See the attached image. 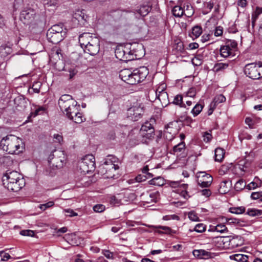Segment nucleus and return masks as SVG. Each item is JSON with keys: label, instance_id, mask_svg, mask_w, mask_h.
I'll return each mask as SVG.
<instances>
[{"label": "nucleus", "instance_id": "obj_1", "mask_svg": "<svg viewBox=\"0 0 262 262\" xmlns=\"http://www.w3.org/2000/svg\"><path fill=\"white\" fill-rule=\"evenodd\" d=\"M58 105L64 114L76 123H81L85 120L81 113L80 106L71 95H63L58 100Z\"/></svg>", "mask_w": 262, "mask_h": 262}, {"label": "nucleus", "instance_id": "obj_2", "mask_svg": "<svg viewBox=\"0 0 262 262\" xmlns=\"http://www.w3.org/2000/svg\"><path fill=\"white\" fill-rule=\"evenodd\" d=\"M148 74L145 67H141L133 71L124 69L120 71L119 77L122 81L129 84H136L143 81Z\"/></svg>", "mask_w": 262, "mask_h": 262}, {"label": "nucleus", "instance_id": "obj_3", "mask_svg": "<svg viewBox=\"0 0 262 262\" xmlns=\"http://www.w3.org/2000/svg\"><path fill=\"white\" fill-rule=\"evenodd\" d=\"M0 148L9 154H18L23 152L25 144L23 140L13 135L3 137L0 141Z\"/></svg>", "mask_w": 262, "mask_h": 262}, {"label": "nucleus", "instance_id": "obj_4", "mask_svg": "<svg viewBox=\"0 0 262 262\" xmlns=\"http://www.w3.org/2000/svg\"><path fill=\"white\" fill-rule=\"evenodd\" d=\"M4 187L8 190L17 192L25 185L23 176L16 171H7L3 177Z\"/></svg>", "mask_w": 262, "mask_h": 262}, {"label": "nucleus", "instance_id": "obj_5", "mask_svg": "<svg viewBox=\"0 0 262 262\" xmlns=\"http://www.w3.org/2000/svg\"><path fill=\"white\" fill-rule=\"evenodd\" d=\"M19 19L24 24L29 25L31 29L40 27L42 24L40 16L31 8L23 10L20 12Z\"/></svg>", "mask_w": 262, "mask_h": 262}, {"label": "nucleus", "instance_id": "obj_6", "mask_svg": "<svg viewBox=\"0 0 262 262\" xmlns=\"http://www.w3.org/2000/svg\"><path fill=\"white\" fill-rule=\"evenodd\" d=\"M116 157L109 156L106 160L99 167V172L102 174H105L107 178H114L115 174L114 172L119 168L115 163L117 161Z\"/></svg>", "mask_w": 262, "mask_h": 262}, {"label": "nucleus", "instance_id": "obj_7", "mask_svg": "<svg viewBox=\"0 0 262 262\" xmlns=\"http://www.w3.org/2000/svg\"><path fill=\"white\" fill-rule=\"evenodd\" d=\"M245 75L252 79H259L262 77V63H251L246 65Z\"/></svg>", "mask_w": 262, "mask_h": 262}, {"label": "nucleus", "instance_id": "obj_8", "mask_svg": "<svg viewBox=\"0 0 262 262\" xmlns=\"http://www.w3.org/2000/svg\"><path fill=\"white\" fill-rule=\"evenodd\" d=\"M79 169L83 174L88 173L95 168V157L92 155H86L79 164Z\"/></svg>", "mask_w": 262, "mask_h": 262}, {"label": "nucleus", "instance_id": "obj_9", "mask_svg": "<svg viewBox=\"0 0 262 262\" xmlns=\"http://www.w3.org/2000/svg\"><path fill=\"white\" fill-rule=\"evenodd\" d=\"M237 43L234 40L229 39L226 41L225 45L222 46L220 49V55L224 58H228L235 55V51L237 49Z\"/></svg>", "mask_w": 262, "mask_h": 262}, {"label": "nucleus", "instance_id": "obj_10", "mask_svg": "<svg viewBox=\"0 0 262 262\" xmlns=\"http://www.w3.org/2000/svg\"><path fill=\"white\" fill-rule=\"evenodd\" d=\"M143 113V107L140 106H134L127 110L126 116L129 120L136 121L141 118Z\"/></svg>", "mask_w": 262, "mask_h": 262}, {"label": "nucleus", "instance_id": "obj_11", "mask_svg": "<svg viewBox=\"0 0 262 262\" xmlns=\"http://www.w3.org/2000/svg\"><path fill=\"white\" fill-rule=\"evenodd\" d=\"M155 130L152 124L148 121L143 124L140 130V135L146 139H150L154 137Z\"/></svg>", "mask_w": 262, "mask_h": 262}, {"label": "nucleus", "instance_id": "obj_12", "mask_svg": "<svg viewBox=\"0 0 262 262\" xmlns=\"http://www.w3.org/2000/svg\"><path fill=\"white\" fill-rule=\"evenodd\" d=\"M99 40L97 37L90 33H84L79 36V42L82 48L88 46L92 42Z\"/></svg>", "mask_w": 262, "mask_h": 262}, {"label": "nucleus", "instance_id": "obj_13", "mask_svg": "<svg viewBox=\"0 0 262 262\" xmlns=\"http://www.w3.org/2000/svg\"><path fill=\"white\" fill-rule=\"evenodd\" d=\"M169 185L173 188L178 187V193L180 195L183 196L185 199L187 200L190 198L187 191L186 190L188 188V185L186 184H181L179 181H170L169 182Z\"/></svg>", "mask_w": 262, "mask_h": 262}, {"label": "nucleus", "instance_id": "obj_14", "mask_svg": "<svg viewBox=\"0 0 262 262\" xmlns=\"http://www.w3.org/2000/svg\"><path fill=\"white\" fill-rule=\"evenodd\" d=\"M56 158L53 161H51L50 165L56 168H60L63 167L66 163V158L64 154L60 150H55Z\"/></svg>", "mask_w": 262, "mask_h": 262}, {"label": "nucleus", "instance_id": "obj_15", "mask_svg": "<svg viewBox=\"0 0 262 262\" xmlns=\"http://www.w3.org/2000/svg\"><path fill=\"white\" fill-rule=\"evenodd\" d=\"M151 10V7L147 4L141 5L135 11L131 13L134 16L135 18L139 19L141 17H144L147 15Z\"/></svg>", "mask_w": 262, "mask_h": 262}, {"label": "nucleus", "instance_id": "obj_16", "mask_svg": "<svg viewBox=\"0 0 262 262\" xmlns=\"http://www.w3.org/2000/svg\"><path fill=\"white\" fill-rule=\"evenodd\" d=\"M99 39L92 42L91 45L84 47L83 49L85 53L89 54L91 55H95L100 50Z\"/></svg>", "mask_w": 262, "mask_h": 262}, {"label": "nucleus", "instance_id": "obj_17", "mask_svg": "<svg viewBox=\"0 0 262 262\" xmlns=\"http://www.w3.org/2000/svg\"><path fill=\"white\" fill-rule=\"evenodd\" d=\"M225 101L226 98L224 95L220 94L216 96L210 104V108L208 111V115L212 114L213 111L219 104L224 102Z\"/></svg>", "mask_w": 262, "mask_h": 262}, {"label": "nucleus", "instance_id": "obj_18", "mask_svg": "<svg viewBox=\"0 0 262 262\" xmlns=\"http://www.w3.org/2000/svg\"><path fill=\"white\" fill-rule=\"evenodd\" d=\"M193 254L195 257L201 259H208L213 256V253L204 249L194 250Z\"/></svg>", "mask_w": 262, "mask_h": 262}, {"label": "nucleus", "instance_id": "obj_19", "mask_svg": "<svg viewBox=\"0 0 262 262\" xmlns=\"http://www.w3.org/2000/svg\"><path fill=\"white\" fill-rule=\"evenodd\" d=\"M63 36V35H61L60 34L54 33L48 31L47 33V37L48 40L54 44H56L62 40Z\"/></svg>", "mask_w": 262, "mask_h": 262}, {"label": "nucleus", "instance_id": "obj_20", "mask_svg": "<svg viewBox=\"0 0 262 262\" xmlns=\"http://www.w3.org/2000/svg\"><path fill=\"white\" fill-rule=\"evenodd\" d=\"M115 56L117 59L122 61H127L128 59V53H126L125 48L123 47L118 48L116 49Z\"/></svg>", "mask_w": 262, "mask_h": 262}, {"label": "nucleus", "instance_id": "obj_21", "mask_svg": "<svg viewBox=\"0 0 262 262\" xmlns=\"http://www.w3.org/2000/svg\"><path fill=\"white\" fill-rule=\"evenodd\" d=\"M16 108L18 111L24 110L26 106L27 102L22 96L16 97L14 100Z\"/></svg>", "mask_w": 262, "mask_h": 262}, {"label": "nucleus", "instance_id": "obj_22", "mask_svg": "<svg viewBox=\"0 0 262 262\" xmlns=\"http://www.w3.org/2000/svg\"><path fill=\"white\" fill-rule=\"evenodd\" d=\"M250 163H249L246 159L240 160L238 163L235 165V169L239 170L241 172V174H243L244 172H246L249 167Z\"/></svg>", "mask_w": 262, "mask_h": 262}, {"label": "nucleus", "instance_id": "obj_23", "mask_svg": "<svg viewBox=\"0 0 262 262\" xmlns=\"http://www.w3.org/2000/svg\"><path fill=\"white\" fill-rule=\"evenodd\" d=\"M43 4L46 9L53 10L58 6L59 0H43Z\"/></svg>", "mask_w": 262, "mask_h": 262}, {"label": "nucleus", "instance_id": "obj_24", "mask_svg": "<svg viewBox=\"0 0 262 262\" xmlns=\"http://www.w3.org/2000/svg\"><path fill=\"white\" fill-rule=\"evenodd\" d=\"M74 17L77 19L79 22L84 24L88 17V15L85 13V10H78L74 15Z\"/></svg>", "mask_w": 262, "mask_h": 262}, {"label": "nucleus", "instance_id": "obj_25", "mask_svg": "<svg viewBox=\"0 0 262 262\" xmlns=\"http://www.w3.org/2000/svg\"><path fill=\"white\" fill-rule=\"evenodd\" d=\"M243 243V241L240 236H234L229 240V245L233 248L241 246Z\"/></svg>", "mask_w": 262, "mask_h": 262}, {"label": "nucleus", "instance_id": "obj_26", "mask_svg": "<svg viewBox=\"0 0 262 262\" xmlns=\"http://www.w3.org/2000/svg\"><path fill=\"white\" fill-rule=\"evenodd\" d=\"M152 227L154 229H161L164 230V231L158 230L157 232L159 233L173 234H176L177 233L176 231L172 230L170 227H167V226H152Z\"/></svg>", "mask_w": 262, "mask_h": 262}, {"label": "nucleus", "instance_id": "obj_27", "mask_svg": "<svg viewBox=\"0 0 262 262\" xmlns=\"http://www.w3.org/2000/svg\"><path fill=\"white\" fill-rule=\"evenodd\" d=\"M157 98L160 100L162 106H166L169 103L168 95L167 92H162L157 95Z\"/></svg>", "mask_w": 262, "mask_h": 262}, {"label": "nucleus", "instance_id": "obj_28", "mask_svg": "<svg viewBox=\"0 0 262 262\" xmlns=\"http://www.w3.org/2000/svg\"><path fill=\"white\" fill-rule=\"evenodd\" d=\"M123 198V194H117L116 195L110 197V202L114 206H119L121 204L122 199Z\"/></svg>", "mask_w": 262, "mask_h": 262}, {"label": "nucleus", "instance_id": "obj_29", "mask_svg": "<svg viewBox=\"0 0 262 262\" xmlns=\"http://www.w3.org/2000/svg\"><path fill=\"white\" fill-rule=\"evenodd\" d=\"M230 258L237 262H250L249 256L242 254H236L230 256Z\"/></svg>", "mask_w": 262, "mask_h": 262}, {"label": "nucleus", "instance_id": "obj_30", "mask_svg": "<svg viewBox=\"0 0 262 262\" xmlns=\"http://www.w3.org/2000/svg\"><path fill=\"white\" fill-rule=\"evenodd\" d=\"M48 31L54 33L60 34L61 35H62V33H63V35L65 34V32H63V25L61 24L53 25Z\"/></svg>", "mask_w": 262, "mask_h": 262}, {"label": "nucleus", "instance_id": "obj_31", "mask_svg": "<svg viewBox=\"0 0 262 262\" xmlns=\"http://www.w3.org/2000/svg\"><path fill=\"white\" fill-rule=\"evenodd\" d=\"M262 183L261 181L257 177H255L254 181L249 183L247 186V188L249 190L254 189L261 186Z\"/></svg>", "mask_w": 262, "mask_h": 262}, {"label": "nucleus", "instance_id": "obj_32", "mask_svg": "<svg viewBox=\"0 0 262 262\" xmlns=\"http://www.w3.org/2000/svg\"><path fill=\"white\" fill-rule=\"evenodd\" d=\"M225 151L222 148H217L215 150V160L221 162L224 158Z\"/></svg>", "mask_w": 262, "mask_h": 262}, {"label": "nucleus", "instance_id": "obj_33", "mask_svg": "<svg viewBox=\"0 0 262 262\" xmlns=\"http://www.w3.org/2000/svg\"><path fill=\"white\" fill-rule=\"evenodd\" d=\"M150 185L161 186L164 184V180L161 177L155 178L149 181Z\"/></svg>", "mask_w": 262, "mask_h": 262}, {"label": "nucleus", "instance_id": "obj_34", "mask_svg": "<svg viewBox=\"0 0 262 262\" xmlns=\"http://www.w3.org/2000/svg\"><path fill=\"white\" fill-rule=\"evenodd\" d=\"M160 193L158 191L153 192L149 194V199H147L146 202L147 203L157 202L159 199Z\"/></svg>", "mask_w": 262, "mask_h": 262}, {"label": "nucleus", "instance_id": "obj_35", "mask_svg": "<svg viewBox=\"0 0 262 262\" xmlns=\"http://www.w3.org/2000/svg\"><path fill=\"white\" fill-rule=\"evenodd\" d=\"M172 14L173 15L178 17H181L184 14V10L182 8L179 6H176L172 9Z\"/></svg>", "mask_w": 262, "mask_h": 262}, {"label": "nucleus", "instance_id": "obj_36", "mask_svg": "<svg viewBox=\"0 0 262 262\" xmlns=\"http://www.w3.org/2000/svg\"><path fill=\"white\" fill-rule=\"evenodd\" d=\"M208 181H205V180H202V179H198V184L201 186L202 187H209L212 183L213 178L212 176H209V179H208Z\"/></svg>", "mask_w": 262, "mask_h": 262}, {"label": "nucleus", "instance_id": "obj_37", "mask_svg": "<svg viewBox=\"0 0 262 262\" xmlns=\"http://www.w3.org/2000/svg\"><path fill=\"white\" fill-rule=\"evenodd\" d=\"M205 230L206 226L202 223L198 224L194 227L192 229H189L190 232L196 231L198 233H202L205 231Z\"/></svg>", "mask_w": 262, "mask_h": 262}, {"label": "nucleus", "instance_id": "obj_38", "mask_svg": "<svg viewBox=\"0 0 262 262\" xmlns=\"http://www.w3.org/2000/svg\"><path fill=\"white\" fill-rule=\"evenodd\" d=\"M262 14V8L257 7L252 14V22L254 23L258 18L259 15Z\"/></svg>", "mask_w": 262, "mask_h": 262}, {"label": "nucleus", "instance_id": "obj_39", "mask_svg": "<svg viewBox=\"0 0 262 262\" xmlns=\"http://www.w3.org/2000/svg\"><path fill=\"white\" fill-rule=\"evenodd\" d=\"M172 103L181 107H185V104L183 103V97L181 95H176L173 99Z\"/></svg>", "mask_w": 262, "mask_h": 262}, {"label": "nucleus", "instance_id": "obj_40", "mask_svg": "<svg viewBox=\"0 0 262 262\" xmlns=\"http://www.w3.org/2000/svg\"><path fill=\"white\" fill-rule=\"evenodd\" d=\"M203 108V106L202 105L198 103V104H195V105L193 107V108L191 110V113L193 114L194 117H195L201 112Z\"/></svg>", "mask_w": 262, "mask_h": 262}, {"label": "nucleus", "instance_id": "obj_41", "mask_svg": "<svg viewBox=\"0 0 262 262\" xmlns=\"http://www.w3.org/2000/svg\"><path fill=\"white\" fill-rule=\"evenodd\" d=\"M229 67L228 63L219 62L214 65V69L216 72L224 70L226 69Z\"/></svg>", "mask_w": 262, "mask_h": 262}, {"label": "nucleus", "instance_id": "obj_42", "mask_svg": "<svg viewBox=\"0 0 262 262\" xmlns=\"http://www.w3.org/2000/svg\"><path fill=\"white\" fill-rule=\"evenodd\" d=\"M202 29L200 26H196L192 29V36L195 38L198 37L202 33Z\"/></svg>", "mask_w": 262, "mask_h": 262}, {"label": "nucleus", "instance_id": "obj_43", "mask_svg": "<svg viewBox=\"0 0 262 262\" xmlns=\"http://www.w3.org/2000/svg\"><path fill=\"white\" fill-rule=\"evenodd\" d=\"M246 187V183L243 180H238L235 184L234 188L236 191L243 190Z\"/></svg>", "mask_w": 262, "mask_h": 262}, {"label": "nucleus", "instance_id": "obj_44", "mask_svg": "<svg viewBox=\"0 0 262 262\" xmlns=\"http://www.w3.org/2000/svg\"><path fill=\"white\" fill-rule=\"evenodd\" d=\"M245 211V208L243 206L232 207L230 208V212L234 214H242Z\"/></svg>", "mask_w": 262, "mask_h": 262}, {"label": "nucleus", "instance_id": "obj_45", "mask_svg": "<svg viewBox=\"0 0 262 262\" xmlns=\"http://www.w3.org/2000/svg\"><path fill=\"white\" fill-rule=\"evenodd\" d=\"M247 214L251 216L260 215L262 214V210L256 209H248Z\"/></svg>", "mask_w": 262, "mask_h": 262}, {"label": "nucleus", "instance_id": "obj_46", "mask_svg": "<svg viewBox=\"0 0 262 262\" xmlns=\"http://www.w3.org/2000/svg\"><path fill=\"white\" fill-rule=\"evenodd\" d=\"M185 147V142L182 141L178 144L174 146L173 147V151L174 152H181L183 149H184Z\"/></svg>", "mask_w": 262, "mask_h": 262}, {"label": "nucleus", "instance_id": "obj_47", "mask_svg": "<svg viewBox=\"0 0 262 262\" xmlns=\"http://www.w3.org/2000/svg\"><path fill=\"white\" fill-rule=\"evenodd\" d=\"M45 111V108L43 106H38L35 108V110L31 113V115L33 117H35L38 115L43 113Z\"/></svg>", "mask_w": 262, "mask_h": 262}, {"label": "nucleus", "instance_id": "obj_48", "mask_svg": "<svg viewBox=\"0 0 262 262\" xmlns=\"http://www.w3.org/2000/svg\"><path fill=\"white\" fill-rule=\"evenodd\" d=\"M214 230L221 233L227 231V228L224 224H218L214 228Z\"/></svg>", "mask_w": 262, "mask_h": 262}, {"label": "nucleus", "instance_id": "obj_49", "mask_svg": "<svg viewBox=\"0 0 262 262\" xmlns=\"http://www.w3.org/2000/svg\"><path fill=\"white\" fill-rule=\"evenodd\" d=\"M63 211L65 213V215L66 216L73 217L78 215V214L74 212V210L72 209H65L63 210Z\"/></svg>", "mask_w": 262, "mask_h": 262}, {"label": "nucleus", "instance_id": "obj_50", "mask_svg": "<svg viewBox=\"0 0 262 262\" xmlns=\"http://www.w3.org/2000/svg\"><path fill=\"white\" fill-rule=\"evenodd\" d=\"M66 238L67 242L71 245L76 244L74 239L76 238V235L74 234H67L66 235Z\"/></svg>", "mask_w": 262, "mask_h": 262}, {"label": "nucleus", "instance_id": "obj_51", "mask_svg": "<svg viewBox=\"0 0 262 262\" xmlns=\"http://www.w3.org/2000/svg\"><path fill=\"white\" fill-rule=\"evenodd\" d=\"M221 220H222V222H226L229 223V224H237L239 223L238 220L236 219L222 217Z\"/></svg>", "mask_w": 262, "mask_h": 262}, {"label": "nucleus", "instance_id": "obj_52", "mask_svg": "<svg viewBox=\"0 0 262 262\" xmlns=\"http://www.w3.org/2000/svg\"><path fill=\"white\" fill-rule=\"evenodd\" d=\"M41 85V83L39 81H36L34 82L32 87L34 92L36 93H39Z\"/></svg>", "mask_w": 262, "mask_h": 262}, {"label": "nucleus", "instance_id": "obj_53", "mask_svg": "<svg viewBox=\"0 0 262 262\" xmlns=\"http://www.w3.org/2000/svg\"><path fill=\"white\" fill-rule=\"evenodd\" d=\"M188 218L192 221H199V218L194 211H190L188 213Z\"/></svg>", "mask_w": 262, "mask_h": 262}, {"label": "nucleus", "instance_id": "obj_54", "mask_svg": "<svg viewBox=\"0 0 262 262\" xmlns=\"http://www.w3.org/2000/svg\"><path fill=\"white\" fill-rule=\"evenodd\" d=\"M215 2L216 0H207V2L205 4V7L210 11L213 8Z\"/></svg>", "mask_w": 262, "mask_h": 262}, {"label": "nucleus", "instance_id": "obj_55", "mask_svg": "<svg viewBox=\"0 0 262 262\" xmlns=\"http://www.w3.org/2000/svg\"><path fill=\"white\" fill-rule=\"evenodd\" d=\"M105 209V206L102 204H97L93 207V210L96 212H102Z\"/></svg>", "mask_w": 262, "mask_h": 262}, {"label": "nucleus", "instance_id": "obj_56", "mask_svg": "<svg viewBox=\"0 0 262 262\" xmlns=\"http://www.w3.org/2000/svg\"><path fill=\"white\" fill-rule=\"evenodd\" d=\"M20 234L23 236L32 237L34 235V232L31 230H24L20 231Z\"/></svg>", "mask_w": 262, "mask_h": 262}, {"label": "nucleus", "instance_id": "obj_57", "mask_svg": "<svg viewBox=\"0 0 262 262\" xmlns=\"http://www.w3.org/2000/svg\"><path fill=\"white\" fill-rule=\"evenodd\" d=\"M54 203L53 201H50L47 203L39 205V208L42 210H45L46 209L53 206Z\"/></svg>", "mask_w": 262, "mask_h": 262}, {"label": "nucleus", "instance_id": "obj_58", "mask_svg": "<svg viewBox=\"0 0 262 262\" xmlns=\"http://www.w3.org/2000/svg\"><path fill=\"white\" fill-rule=\"evenodd\" d=\"M180 217L176 215V214H171V215H165L163 217V220L164 221H168V220H179Z\"/></svg>", "mask_w": 262, "mask_h": 262}, {"label": "nucleus", "instance_id": "obj_59", "mask_svg": "<svg viewBox=\"0 0 262 262\" xmlns=\"http://www.w3.org/2000/svg\"><path fill=\"white\" fill-rule=\"evenodd\" d=\"M196 95V89L194 88H191L186 93L188 97L193 98Z\"/></svg>", "mask_w": 262, "mask_h": 262}, {"label": "nucleus", "instance_id": "obj_60", "mask_svg": "<svg viewBox=\"0 0 262 262\" xmlns=\"http://www.w3.org/2000/svg\"><path fill=\"white\" fill-rule=\"evenodd\" d=\"M0 256L2 261H6L9 259L11 258V256L8 253H5L3 251L1 252Z\"/></svg>", "mask_w": 262, "mask_h": 262}, {"label": "nucleus", "instance_id": "obj_61", "mask_svg": "<svg viewBox=\"0 0 262 262\" xmlns=\"http://www.w3.org/2000/svg\"><path fill=\"white\" fill-rule=\"evenodd\" d=\"M166 88V85L164 83L161 84L157 89L156 90V96L159 94L162 93V92H166L165 91V89Z\"/></svg>", "mask_w": 262, "mask_h": 262}, {"label": "nucleus", "instance_id": "obj_62", "mask_svg": "<svg viewBox=\"0 0 262 262\" xmlns=\"http://www.w3.org/2000/svg\"><path fill=\"white\" fill-rule=\"evenodd\" d=\"M262 196L261 192H254L251 195V198L253 200H256L259 199Z\"/></svg>", "mask_w": 262, "mask_h": 262}, {"label": "nucleus", "instance_id": "obj_63", "mask_svg": "<svg viewBox=\"0 0 262 262\" xmlns=\"http://www.w3.org/2000/svg\"><path fill=\"white\" fill-rule=\"evenodd\" d=\"M223 34V28L221 26L217 27L214 31L215 36H220Z\"/></svg>", "mask_w": 262, "mask_h": 262}, {"label": "nucleus", "instance_id": "obj_64", "mask_svg": "<svg viewBox=\"0 0 262 262\" xmlns=\"http://www.w3.org/2000/svg\"><path fill=\"white\" fill-rule=\"evenodd\" d=\"M147 178L145 176L139 174L136 177L135 180L138 182H141L145 181Z\"/></svg>", "mask_w": 262, "mask_h": 262}]
</instances>
